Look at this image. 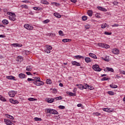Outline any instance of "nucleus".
I'll list each match as a JSON object with an SVG mask.
<instances>
[{"label":"nucleus","mask_w":125,"mask_h":125,"mask_svg":"<svg viewBox=\"0 0 125 125\" xmlns=\"http://www.w3.org/2000/svg\"><path fill=\"white\" fill-rule=\"evenodd\" d=\"M8 15H10L9 16V19L11 21H15L16 20V15L14 13H11L10 12H8L7 13Z\"/></svg>","instance_id":"nucleus-1"},{"label":"nucleus","mask_w":125,"mask_h":125,"mask_svg":"<svg viewBox=\"0 0 125 125\" xmlns=\"http://www.w3.org/2000/svg\"><path fill=\"white\" fill-rule=\"evenodd\" d=\"M46 110L47 111V113L50 114L51 115H58L59 114L58 111L55 109L47 108Z\"/></svg>","instance_id":"nucleus-2"},{"label":"nucleus","mask_w":125,"mask_h":125,"mask_svg":"<svg viewBox=\"0 0 125 125\" xmlns=\"http://www.w3.org/2000/svg\"><path fill=\"white\" fill-rule=\"evenodd\" d=\"M52 49V46L49 45H46L45 46L44 51L47 54H49L50 53V50Z\"/></svg>","instance_id":"nucleus-3"},{"label":"nucleus","mask_w":125,"mask_h":125,"mask_svg":"<svg viewBox=\"0 0 125 125\" xmlns=\"http://www.w3.org/2000/svg\"><path fill=\"white\" fill-rule=\"evenodd\" d=\"M24 27L25 29H26V30H28V31H31V30L34 29V26H33V25L27 23L24 25Z\"/></svg>","instance_id":"nucleus-4"},{"label":"nucleus","mask_w":125,"mask_h":125,"mask_svg":"<svg viewBox=\"0 0 125 125\" xmlns=\"http://www.w3.org/2000/svg\"><path fill=\"white\" fill-rule=\"evenodd\" d=\"M98 45L100 46V47H103L104 48H109L110 46L106 43H98Z\"/></svg>","instance_id":"nucleus-5"},{"label":"nucleus","mask_w":125,"mask_h":125,"mask_svg":"<svg viewBox=\"0 0 125 125\" xmlns=\"http://www.w3.org/2000/svg\"><path fill=\"white\" fill-rule=\"evenodd\" d=\"M92 68L94 71H96L97 72H101L102 70L101 68L99 67V66L98 64L93 65Z\"/></svg>","instance_id":"nucleus-6"},{"label":"nucleus","mask_w":125,"mask_h":125,"mask_svg":"<svg viewBox=\"0 0 125 125\" xmlns=\"http://www.w3.org/2000/svg\"><path fill=\"white\" fill-rule=\"evenodd\" d=\"M34 84H35V85H37V86H40L41 85H43V84H44V83H43V82L41 81L40 80V81H35L34 82Z\"/></svg>","instance_id":"nucleus-7"},{"label":"nucleus","mask_w":125,"mask_h":125,"mask_svg":"<svg viewBox=\"0 0 125 125\" xmlns=\"http://www.w3.org/2000/svg\"><path fill=\"white\" fill-rule=\"evenodd\" d=\"M17 93V91H10L8 92V95L10 97H14Z\"/></svg>","instance_id":"nucleus-8"},{"label":"nucleus","mask_w":125,"mask_h":125,"mask_svg":"<svg viewBox=\"0 0 125 125\" xmlns=\"http://www.w3.org/2000/svg\"><path fill=\"white\" fill-rule=\"evenodd\" d=\"M23 60V57H22V56H19L17 58V62H18L19 63L22 62Z\"/></svg>","instance_id":"nucleus-9"},{"label":"nucleus","mask_w":125,"mask_h":125,"mask_svg":"<svg viewBox=\"0 0 125 125\" xmlns=\"http://www.w3.org/2000/svg\"><path fill=\"white\" fill-rule=\"evenodd\" d=\"M12 45L14 46V47H22V44L19 43H13Z\"/></svg>","instance_id":"nucleus-10"},{"label":"nucleus","mask_w":125,"mask_h":125,"mask_svg":"<svg viewBox=\"0 0 125 125\" xmlns=\"http://www.w3.org/2000/svg\"><path fill=\"white\" fill-rule=\"evenodd\" d=\"M112 52L114 54H119L120 51L118 49L115 48L112 50Z\"/></svg>","instance_id":"nucleus-11"},{"label":"nucleus","mask_w":125,"mask_h":125,"mask_svg":"<svg viewBox=\"0 0 125 125\" xmlns=\"http://www.w3.org/2000/svg\"><path fill=\"white\" fill-rule=\"evenodd\" d=\"M89 56L90 57H91L92 58H93L94 59H97V57L96 56V55L93 54V53H89Z\"/></svg>","instance_id":"nucleus-12"},{"label":"nucleus","mask_w":125,"mask_h":125,"mask_svg":"<svg viewBox=\"0 0 125 125\" xmlns=\"http://www.w3.org/2000/svg\"><path fill=\"white\" fill-rule=\"evenodd\" d=\"M71 64L73 65L74 66H81V63L79 62H78L76 61H73L71 62Z\"/></svg>","instance_id":"nucleus-13"},{"label":"nucleus","mask_w":125,"mask_h":125,"mask_svg":"<svg viewBox=\"0 0 125 125\" xmlns=\"http://www.w3.org/2000/svg\"><path fill=\"white\" fill-rule=\"evenodd\" d=\"M47 101L48 103H53V102H54V101H55V98H48L47 100Z\"/></svg>","instance_id":"nucleus-14"},{"label":"nucleus","mask_w":125,"mask_h":125,"mask_svg":"<svg viewBox=\"0 0 125 125\" xmlns=\"http://www.w3.org/2000/svg\"><path fill=\"white\" fill-rule=\"evenodd\" d=\"M97 8L98 9H99V10H100L101 11H104L105 12L107 11V9H106V8H103L102 7L98 6L97 7Z\"/></svg>","instance_id":"nucleus-15"},{"label":"nucleus","mask_w":125,"mask_h":125,"mask_svg":"<svg viewBox=\"0 0 125 125\" xmlns=\"http://www.w3.org/2000/svg\"><path fill=\"white\" fill-rule=\"evenodd\" d=\"M103 110L104 112H107L108 113H112V112H113V110H110L109 108H103Z\"/></svg>","instance_id":"nucleus-16"},{"label":"nucleus","mask_w":125,"mask_h":125,"mask_svg":"<svg viewBox=\"0 0 125 125\" xmlns=\"http://www.w3.org/2000/svg\"><path fill=\"white\" fill-rule=\"evenodd\" d=\"M87 13L88 16H89L90 17H91L93 14V12L91 10H88Z\"/></svg>","instance_id":"nucleus-17"},{"label":"nucleus","mask_w":125,"mask_h":125,"mask_svg":"<svg viewBox=\"0 0 125 125\" xmlns=\"http://www.w3.org/2000/svg\"><path fill=\"white\" fill-rule=\"evenodd\" d=\"M75 58L76 59H84V57L81 55H77L74 56Z\"/></svg>","instance_id":"nucleus-18"},{"label":"nucleus","mask_w":125,"mask_h":125,"mask_svg":"<svg viewBox=\"0 0 125 125\" xmlns=\"http://www.w3.org/2000/svg\"><path fill=\"white\" fill-rule=\"evenodd\" d=\"M41 2L42 4H49V2L46 0H41Z\"/></svg>","instance_id":"nucleus-19"},{"label":"nucleus","mask_w":125,"mask_h":125,"mask_svg":"<svg viewBox=\"0 0 125 125\" xmlns=\"http://www.w3.org/2000/svg\"><path fill=\"white\" fill-rule=\"evenodd\" d=\"M102 59L106 62H109V56H105L104 58H102Z\"/></svg>","instance_id":"nucleus-20"},{"label":"nucleus","mask_w":125,"mask_h":125,"mask_svg":"<svg viewBox=\"0 0 125 125\" xmlns=\"http://www.w3.org/2000/svg\"><path fill=\"white\" fill-rule=\"evenodd\" d=\"M106 70H107L108 72H111L112 73H114V69L112 68H110V67H106Z\"/></svg>","instance_id":"nucleus-21"},{"label":"nucleus","mask_w":125,"mask_h":125,"mask_svg":"<svg viewBox=\"0 0 125 125\" xmlns=\"http://www.w3.org/2000/svg\"><path fill=\"white\" fill-rule=\"evenodd\" d=\"M19 78H20V79H24L26 77V75H25V74H24L23 73H20L19 75Z\"/></svg>","instance_id":"nucleus-22"},{"label":"nucleus","mask_w":125,"mask_h":125,"mask_svg":"<svg viewBox=\"0 0 125 125\" xmlns=\"http://www.w3.org/2000/svg\"><path fill=\"white\" fill-rule=\"evenodd\" d=\"M54 15L55 17H57V18H61V15L59 14L58 13H54Z\"/></svg>","instance_id":"nucleus-23"},{"label":"nucleus","mask_w":125,"mask_h":125,"mask_svg":"<svg viewBox=\"0 0 125 125\" xmlns=\"http://www.w3.org/2000/svg\"><path fill=\"white\" fill-rule=\"evenodd\" d=\"M0 100L3 102H6V99L1 95H0Z\"/></svg>","instance_id":"nucleus-24"},{"label":"nucleus","mask_w":125,"mask_h":125,"mask_svg":"<svg viewBox=\"0 0 125 125\" xmlns=\"http://www.w3.org/2000/svg\"><path fill=\"white\" fill-rule=\"evenodd\" d=\"M2 22L3 23V24H4V25H7L8 24V21L7 20H3L2 21Z\"/></svg>","instance_id":"nucleus-25"},{"label":"nucleus","mask_w":125,"mask_h":125,"mask_svg":"<svg viewBox=\"0 0 125 125\" xmlns=\"http://www.w3.org/2000/svg\"><path fill=\"white\" fill-rule=\"evenodd\" d=\"M6 117L9 119H10L11 120H14V117L9 114H6Z\"/></svg>","instance_id":"nucleus-26"},{"label":"nucleus","mask_w":125,"mask_h":125,"mask_svg":"<svg viewBox=\"0 0 125 125\" xmlns=\"http://www.w3.org/2000/svg\"><path fill=\"white\" fill-rule=\"evenodd\" d=\"M47 84H51L52 83V81L50 79H47L46 81Z\"/></svg>","instance_id":"nucleus-27"},{"label":"nucleus","mask_w":125,"mask_h":125,"mask_svg":"<svg viewBox=\"0 0 125 125\" xmlns=\"http://www.w3.org/2000/svg\"><path fill=\"white\" fill-rule=\"evenodd\" d=\"M32 69H33V67L31 66H28L26 67V71H32Z\"/></svg>","instance_id":"nucleus-28"},{"label":"nucleus","mask_w":125,"mask_h":125,"mask_svg":"<svg viewBox=\"0 0 125 125\" xmlns=\"http://www.w3.org/2000/svg\"><path fill=\"white\" fill-rule=\"evenodd\" d=\"M85 62H86V63H90L91 62L90 58L89 57L85 58Z\"/></svg>","instance_id":"nucleus-29"},{"label":"nucleus","mask_w":125,"mask_h":125,"mask_svg":"<svg viewBox=\"0 0 125 125\" xmlns=\"http://www.w3.org/2000/svg\"><path fill=\"white\" fill-rule=\"evenodd\" d=\"M33 78L35 80V82H40L41 81V78L39 77H33Z\"/></svg>","instance_id":"nucleus-30"},{"label":"nucleus","mask_w":125,"mask_h":125,"mask_svg":"<svg viewBox=\"0 0 125 125\" xmlns=\"http://www.w3.org/2000/svg\"><path fill=\"white\" fill-rule=\"evenodd\" d=\"M7 79L8 80H14V79H15V77L12 76H7Z\"/></svg>","instance_id":"nucleus-31"},{"label":"nucleus","mask_w":125,"mask_h":125,"mask_svg":"<svg viewBox=\"0 0 125 125\" xmlns=\"http://www.w3.org/2000/svg\"><path fill=\"white\" fill-rule=\"evenodd\" d=\"M110 86L111 87V88H118V85L113 84H110Z\"/></svg>","instance_id":"nucleus-32"},{"label":"nucleus","mask_w":125,"mask_h":125,"mask_svg":"<svg viewBox=\"0 0 125 125\" xmlns=\"http://www.w3.org/2000/svg\"><path fill=\"white\" fill-rule=\"evenodd\" d=\"M62 97L59 96V97H57L55 98V101H57V100H62Z\"/></svg>","instance_id":"nucleus-33"},{"label":"nucleus","mask_w":125,"mask_h":125,"mask_svg":"<svg viewBox=\"0 0 125 125\" xmlns=\"http://www.w3.org/2000/svg\"><path fill=\"white\" fill-rule=\"evenodd\" d=\"M93 115L94 116H100V115H101V113H99V112H94V113H93Z\"/></svg>","instance_id":"nucleus-34"},{"label":"nucleus","mask_w":125,"mask_h":125,"mask_svg":"<svg viewBox=\"0 0 125 125\" xmlns=\"http://www.w3.org/2000/svg\"><path fill=\"white\" fill-rule=\"evenodd\" d=\"M82 20L83 21H86V20H87V16H83L82 17Z\"/></svg>","instance_id":"nucleus-35"},{"label":"nucleus","mask_w":125,"mask_h":125,"mask_svg":"<svg viewBox=\"0 0 125 125\" xmlns=\"http://www.w3.org/2000/svg\"><path fill=\"white\" fill-rule=\"evenodd\" d=\"M106 26H107V24L106 23H103L101 24L102 29H105V28H106Z\"/></svg>","instance_id":"nucleus-36"},{"label":"nucleus","mask_w":125,"mask_h":125,"mask_svg":"<svg viewBox=\"0 0 125 125\" xmlns=\"http://www.w3.org/2000/svg\"><path fill=\"white\" fill-rule=\"evenodd\" d=\"M34 120H35V121H36V122H39V121H42V118L35 117V118H34Z\"/></svg>","instance_id":"nucleus-37"},{"label":"nucleus","mask_w":125,"mask_h":125,"mask_svg":"<svg viewBox=\"0 0 125 125\" xmlns=\"http://www.w3.org/2000/svg\"><path fill=\"white\" fill-rule=\"evenodd\" d=\"M21 7L22 8H25V9H28L29 7H28V5H21Z\"/></svg>","instance_id":"nucleus-38"},{"label":"nucleus","mask_w":125,"mask_h":125,"mask_svg":"<svg viewBox=\"0 0 125 125\" xmlns=\"http://www.w3.org/2000/svg\"><path fill=\"white\" fill-rule=\"evenodd\" d=\"M88 84H84V85H83V89H86V88H88Z\"/></svg>","instance_id":"nucleus-39"},{"label":"nucleus","mask_w":125,"mask_h":125,"mask_svg":"<svg viewBox=\"0 0 125 125\" xmlns=\"http://www.w3.org/2000/svg\"><path fill=\"white\" fill-rule=\"evenodd\" d=\"M59 34L60 36H61L62 37H63V36H64V34H63V31L62 30H60L59 31Z\"/></svg>","instance_id":"nucleus-40"},{"label":"nucleus","mask_w":125,"mask_h":125,"mask_svg":"<svg viewBox=\"0 0 125 125\" xmlns=\"http://www.w3.org/2000/svg\"><path fill=\"white\" fill-rule=\"evenodd\" d=\"M69 41H70V40L68 39H62V42H68Z\"/></svg>","instance_id":"nucleus-41"},{"label":"nucleus","mask_w":125,"mask_h":125,"mask_svg":"<svg viewBox=\"0 0 125 125\" xmlns=\"http://www.w3.org/2000/svg\"><path fill=\"white\" fill-rule=\"evenodd\" d=\"M83 85L81 84L79 85V86H78V88H79L80 89H81L83 90Z\"/></svg>","instance_id":"nucleus-42"},{"label":"nucleus","mask_w":125,"mask_h":125,"mask_svg":"<svg viewBox=\"0 0 125 125\" xmlns=\"http://www.w3.org/2000/svg\"><path fill=\"white\" fill-rule=\"evenodd\" d=\"M28 100H29V101H36V99L34 98H30L28 99Z\"/></svg>","instance_id":"nucleus-43"},{"label":"nucleus","mask_w":125,"mask_h":125,"mask_svg":"<svg viewBox=\"0 0 125 125\" xmlns=\"http://www.w3.org/2000/svg\"><path fill=\"white\" fill-rule=\"evenodd\" d=\"M68 94H69V95H70V96H76V93H72V92H69Z\"/></svg>","instance_id":"nucleus-44"},{"label":"nucleus","mask_w":125,"mask_h":125,"mask_svg":"<svg viewBox=\"0 0 125 125\" xmlns=\"http://www.w3.org/2000/svg\"><path fill=\"white\" fill-rule=\"evenodd\" d=\"M107 93L109 95H114V92H113V91H108Z\"/></svg>","instance_id":"nucleus-45"},{"label":"nucleus","mask_w":125,"mask_h":125,"mask_svg":"<svg viewBox=\"0 0 125 125\" xmlns=\"http://www.w3.org/2000/svg\"><path fill=\"white\" fill-rule=\"evenodd\" d=\"M104 35H106V36H110V35H112V32L109 33L108 32H105Z\"/></svg>","instance_id":"nucleus-46"},{"label":"nucleus","mask_w":125,"mask_h":125,"mask_svg":"<svg viewBox=\"0 0 125 125\" xmlns=\"http://www.w3.org/2000/svg\"><path fill=\"white\" fill-rule=\"evenodd\" d=\"M33 9L34 10H41V8L38 7H33Z\"/></svg>","instance_id":"nucleus-47"},{"label":"nucleus","mask_w":125,"mask_h":125,"mask_svg":"<svg viewBox=\"0 0 125 125\" xmlns=\"http://www.w3.org/2000/svg\"><path fill=\"white\" fill-rule=\"evenodd\" d=\"M113 5H118V4L119 3V2L117 1H114L113 2H112Z\"/></svg>","instance_id":"nucleus-48"},{"label":"nucleus","mask_w":125,"mask_h":125,"mask_svg":"<svg viewBox=\"0 0 125 125\" xmlns=\"http://www.w3.org/2000/svg\"><path fill=\"white\" fill-rule=\"evenodd\" d=\"M88 89H90V90H92V89H94V87H93V86H90L89 85L88 86Z\"/></svg>","instance_id":"nucleus-49"},{"label":"nucleus","mask_w":125,"mask_h":125,"mask_svg":"<svg viewBox=\"0 0 125 125\" xmlns=\"http://www.w3.org/2000/svg\"><path fill=\"white\" fill-rule=\"evenodd\" d=\"M27 81L28 82H35V79H31V78H28Z\"/></svg>","instance_id":"nucleus-50"},{"label":"nucleus","mask_w":125,"mask_h":125,"mask_svg":"<svg viewBox=\"0 0 125 125\" xmlns=\"http://www.w3.org/2000/svg\"><path fill=\"white\" fill-rule=\"evenodd\" d=\"M44 24H47V23H49V20H46L43 21Z\"/></svg>","instance_id":"nucleus-51"},{"label":"nucleus","mask_w":125,"mask_h":125,"mask_svg":"<svg viewBox=\"0 0 125 125\" xmlns=\"http://www.w3.org/2000/svg\"><path fill=\"white\" fill-rule=\"evenodd\" d=\"M49 36L50 37H55V34L51 33L49 34Z\"/></svg>","instance_id":"nucleus-52"},{"label":"nucleus","mask_w":125,"mask_h":125,"mask_svg":"<svg viewBox=\"0 0 125 125\" xmlns=\"http://www.w3.org/2000/svg\"><path fill=\"white\" fill-rule=\"evenodd\" d=\"M59 109H65V106L64 105H59Z\"/></svg>","instance_id":"nucleus-53"},{"label":"nucleus","mask_w":125,"mask_h":125,"mask_svg":"<svg viewBox=\"0 0 125 125\" xmlns=\"http://www.w3.org/2000/svg\"><path fill=\"white\" fill-rule=\"evenodd\" d=\"M21 2H24L25 3H29L30 1L28 0H25L22 1Z\"/></svg>","instance_id":"nucleus-54"},{"label":"nucleus","mask_w":125,"mask_h":125,"mask_svg":"<svg viewBox=\"0 0 125 125\" xmlns=\"http://www.w3.org/2000/svg\"><path fill=\"white\" fill-rule=\"evenodd\" d=\"M95 17H96L97 18H100V14H96L95 15Z\"/></svg>","instance_id":"nucleus-55"},{"label":"nucleus","mask_w":125,"mask_h":125,"mask_svg":"<svg viewBox=\"0 0 125 125\" xmlns=\"http://www.w3.org/2000/svg\"><path fill=\"white\" fill-rule=\"evenodd\" d=\"M111 26L112 27H119V24L115 23L113 25H112Z\"/></svg>","instance_id":"nucleus-56"},{"label":"nucleus","mask_w":125,"mask_h":125,"mask_svg":"<svg viewBox=\"0 0 125 125\" xmlns=\"http://www.w3.org/2000/svg\"><path fill=\"white\" fill-rule=\"evenodd\" d=\"M19 103V102L17 100H14V103L13 104H18Z\"/></svg>","instance_id":"nucleus-57"},{"label":"nucleus","mask_w":125,"mask_h":125,"mask_svg":"<svg viewBox=\"0 0 125 125\" xmlns=\"http://www.w3.org/2000/svg\"><path fill=\"white\" fill-rule=\"evenodd\" d=\"M109 79L106 78V77H104L102 78V81H108Z\"/></svg>","instance_id":"nucleus-58"},{"label":"nucleus","mask_w":125,"mask_h":125,"mask_svg":"<svg viewBox=\"0 0 125 125\" xmlns=\"http://www.w3.org/2000/svg\"><path fill=\"white\" fill-rule=\"evenodd\" d=\"M9 101L11 103H12V104H13L14 102V100H13V99H9Z\"/></svg>","instance_id":"nucleus-59"},{"label":"nucleus","mask_w":125,"mask_h":125,"mask_svg":"<svg viewBox=\"0 0 125 125\" xmlns=\"http://www.w3.org/2000/svg\"><path fill=\"white\" fill-rule=\"evenodd\" d=\"M89 28H90V26L89 25L85 26V28L86 30H88V29H89Z\"/></svg>","instance_id":"nucleus-60"},{"label":"nucleus","mask_w":125,"mask_h":125,"mask_svg":"<svg viewBox=\"0 0 125 125\" xmlns=\"http://www.w3.org/2000/svg\"><path fill=\"white\" fill-rule=\"evenodd\" d=\"M77 88H74L73 92H74V93H76V92H77Z\"/></svg>","instance_id":"nucleus-61"},{"label":"nucleus","mask_w":125,"mask_h":125,"mask_svg":"<svg viewBox=\"0 0 125 125\" xmlns=\"http://www.w3.org/2000/svg\"><path fill=\"white\" fill-rule=\"evenodd\" d=\"M71 2H73V3H76L77 2V0H70Z\"/></svg>","instance_id":"nucleus-62"},{"label":"nucleus","mask_w":125,"mask_h":125,"mask_svg":"<svg viewBox=\"0 0 125 125\" xmlns=\"http://www.w3.org/2000/svg\"><path fill=\"white\" fill-rule=\"evenodd\" d=\"M54 3L56 6H59V5H60V4L59 3L54 2Z\"/></svg>","instance_id":"nucleus-63"},{"label":"nucleus","mask_w":125,"mask_h":125,"mask_svg":"<svg viewBox=\"0 0 125 125\" xmlns=\"http://www.w3.org/2000/svg\"><path fill=\"white\" fill-rule=\"evenodd\" d=\"M83 106V104H77V107H82Z\"/></svg>","instance_id":"nucleus-64"}]
</instances>
